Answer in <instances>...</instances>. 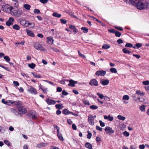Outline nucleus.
I'll list each match as a JSON object with an SVG mask.
<instances>
[{"label":"nucleus","instance_id":"f257e3e1","mask_svg":"<svg viewBox=\"0 0 149 149\" xmlns=\"http://www.w3.org/2000/svg\"><path fill=\"white\" fill-rule=\"evenodd\" d=\"M136 6L138 9L149 8V3L148 2L143 3L139 1L136 4Z\"/></svg>","mask_w":149,"mask_h":149},{"label":"nucleus","instance_id":"f03ea898","mask_svg":"<svg viewBox=\"0 0 149 149\" xmlns=\"http://www.w3.org/2000/svg\"><path fill=\"white\" fill-rule=\"evenodd\" d=\"M4 11L16 17L20 16L22 13L21 10H5Z\"/></svg>","mask_w":149,"mask_h":149},{"label":"nucleus","instance_id":"7ed1b4c3","mask_svg":"<svg viewBox=\"0 0 149 149\" xmlns=\"http://www.w3.org/2000/svg\"><path fill=\"white\" fill-rule=\"evenodd\" d=\"M27 112L26 110L24 108L21 107L15 113V114L16 115L19 114L21 115L24 114Z\"/></svg>","mask_w":149,"mask_h":149},{"label":"nucleus","instance_id":"20e7f679","mask_svg":"<svg viewBox=\"0 0 149 149\" xmlns=\"http://www.w3.org/2000/svg\"><path fill=\"white\" fill-rule=\"evenodd\" d=\"M104 130L106 133L109 135H111L114 132V130H113L112 128L109 126L106 127Z\"/></svg>","mask_w":149,"mask_h":149},{"label":"nucleus","instance_id":"39448f33","mask_svg":"<svg viewBox=\"0 0 149 149\" xmlns=\"http://www.w3.org/2000/svg\"><path fill=\"white\" fill-rule=\"evenodd\" d=\"M34 48L37 50H44V47L39 43L38 42L35 43L34 45Z\"/></svg>","mask_w":149,"mask_h":149},{"label":"nucleus","instance_id":"423d86ee","mask_svg":"<svg viewBox=\"0 0 149 149\" xmlns=\"http://www.w3.org/2000/svg\"><path fill=\"white\" fill-rule=\"evenodd\" d=\"M14 21V19L12 17H10L8 21L6 22V24L8 26L13 25Z\"/></svg>","mask_w":149,"mask_h":149},{"label":"nucleus","instance_id":"0eeeda50","mask_svg":"<svg viewBox=\"0 0 149 149\" xmlns=\"http://www.w3.org/2000/svg\"><path fill=\"white\" fill-rule=\"evenodd\" d=\"M1 102L4 104L8 105L13 104L14 101L11 100H7L6 101L4 99H3L1 100Z\"/></svg>","mask_w":149,"mask_h":149},{"label":"nucleus","instance_id":"6e6552de","mask_svg":"<svg viewBox=\"0 0 149 149\" xmlns=\"http://www.w3.org/2000/svg\"><path fill=\"white\" fill-rule=\"evenodd\" d=\"M106 74V71L104 70L97 71L95 73V75L97 76H104Z\"/></svg>","mask_w":149,"mask_h":149},{"label":"nucleus","instance_id":"1a4fd4ad","mask_svg":"<svg viewBox=\"0 0 149 149\" xmlns=\"http://www.w3.org/2000/svg\"><path fill=\"white\" fill-rule=\"evenodd\" d=\"M28 115L31 116L32 119H35L37 116L36 113L34 111H31L29 113Z\"/></svg>","mask_w":149,"mask_h":149},{"label":"nucleus","instance_id":"9d476101","mask_svg":"<svg viewBox=\"0 0 149 149\" xmlns=\"http://www.w3.org/2000/svg\"><path fill=\"white\" fill-rule=\"evenodd\" d=\"M94 118L93 116L92 115H89L88 118V121L89 123L91 125H94Z\"/></svg>","mask_w":149,"mask_h":149},{"label":"nucleus","instance_id":"9b49d317","mask_svg":"<svg viewBox=\"0 0 149 149\" xmlns=\"http://www.w3.org/2000/svg\"><path fill=\"white\" fill-rule=\"evenodd\" d=\"M54 41V40L53 38L51 36L47 37V42L49 45L53 44Z\"/></svg>","mask_w":149,"mask_h":149},{"label":"nucleus","instance_id":"f8f14e48","mask_svg":"<svg viewBox=\"0 0 149 149\" xmlns=\"http://www.w3.org/2000/svg\"><path fill=\"white\" fill-rule=\"evenodd\" d=\"M28 91L32 94H36L37 93L36 89L31 86H30V88H29Z\"/></svg>","mask_w":149,"mask_h":149},{"label":"nucleus","instance_id":"ddd939ff","mask_svg":"<svg viewBox=\"0 0 149 149\" xmlns=\"http://www.w3.org/2000/svg\"><path fill=\"white\" fill-rule=\"evenodd\" d=\"M104 119L105 120H107L109 121H112L113 119V117L111 116L110 114H109L108 116L104 115L103 116Z\"/></svg>","mask_w":149,"mask_h":149},{"label":"nucleus","instance_id":"4468645a","mask_svg":"<svg viewBox=\"0 0 149 149\" xmlns=\"http://www.w3.org/2000/svg\"><path fill=\"white\" fill-rule=\"evenodd\" d=\"M46 102L49 105L54 104L56 103L55 101L53 100L50 99L49 98H47L46 100Z\"/></svg>","mask_w":149,"mask_h":149},{"label":"nucleus","instance_id":"2eb2a0df","mask_svg":"<svg viewBox=\"0 0 149 149\" xmlns=\"http://www.w3.org/2000/svg\"><path fill=\"white\" fill-rule=\"evenodd\" d=\"M89 84L91 86H97L98 85V82L95 79L91 80L89 83Z\"/></svg>","mask_w":149,"mask_h":149},{"label":"nucleus","instance_id":"dca6fc26","mask_svg":"<svg viewBox=\"0 0 149 149\" xmlns=\"http://www.w3.org/2000/svg\"><path fill=\"white\" fill-rule=\"evenodd\" d=\"M22 104V102L19 101H14L13 104L16 105L17 107L18 108H20Z\"/></svg>","mask_w":149,"mask_h":149},{"label":"nucleus","instance_id":"f3484780","mask_svg":"<svg viewBox=\"0 0 149 149\" xmlns=\"http://www.w3.org/2000/svg\"><path fill=\"white\" fill-rule=\"evenodd\" d=\"M47 144L45 143H41L37 144L36 147H38L39 148H41L42 147L46 146Z\"/></svg>","mask_w":149,"mask_h":149},{"label":"nucleus","instance_id":"a211bd4d","mask_svg":"<svg viewBox=\"0 0 149 149\" xmlns=\"http://www.w3.org/2000/svg\"><path fill=\"white\" fill-rule=\"evenodd\" d=\"M137 1V0H126L125 1L127 3L134 5Z\"/></svg>","mask_w":149,"mask_h":149},{"label":"nucleus","instance_id":"6ab92c4d","mask_svg":"<svg viewBox=\"0 0 149 149\" xmlns=\"http://www.w3.org/2000/svg\"><path fill=\"white\" fill-rule=\"evenodd\" d=\"M100 82L103 85L105 86L109 84V81L108 80L106 79L103 80H100Z\"/></svg>","mask_w":149,"mask_h":149},{"label":"nucleus","instance_id":"aec40b11","mask_svg":"<svg viewBox=\"0 0 149 149\" xmlns=\"http://www.w3.org/2000/svg\"><path fill=\"white\" fill-rule=\"evenodd\" d=\"M26 31L27 34L28 36L32 37H34V34L32 31L29 30L28 29H26Z\"/></svg>","mask_w":149,"mask_h":149},{"label":"nucleus","instance_id":"412c9836","mask_svg":"<svg viewBox=\"0 0 149 149\" xmlns=\"http://www.w3.org/2000/svg\"><path fill=\"white\" fill-rule=\"evenodd\" d=\"M28 21H26L24 19H21L20 21V24L22 25H25L27 24Z\"/></svg>","mask_w":149,"mask_h":149},{"label":"nucleus","instance_id":"4be33fe9","mask_svg":"<svg viewBox=\"0 0 149 149\" xmlns=\"http://www.w3.org/2000/svg\"><path fill=\"white\" fill-rule=\"evenodd\" d=\"M69 83L68 84V86H69L74 87V81L72 79L69 81Z\"/></svg>","mask_w":149,"mask_h":149},{"label":"nucleus","instance_id":"5701e85b","mask_svg":"<svg viewBox=\"0 0 149 149\" xmlns=\"http://www.w3.org/2000/svg\"><path fill=\"white\" fill-rule=\"evenodd\" d=\"M31 74L33 76L36 78H42V76L40 74H37L36 73H34L33 72H32Z\"/></svg>","mask_w":149,"mask_h":149},{"label":"nucleus","instance_id":"b1692460","mask_svg":"<svg viewBox=\"0 0 149 149\" xmlns=\"http://www.w3.org/2000/svg\"><path fill=\"white\" fill-rule=\"evenodd\" d=\"M85 146L89 149H92V145L89 143H86L85 144Z\"/></svg>","mask_w":149,"mask_h":149},{"label":"nucleus","instance_id":"393cba45","mask_svg":"<svg viewBox=\"0 0 149 149\" xmlns=\"http://www.w3.org/2000/svg\"><path fill=\"white\" fill-rule=\"evenodd\" d=\"M52 15L54 17H57L58 18L60 17L61 16V14H58L57 13H54L52 14Z\"/></svg>","mask_w":149,"mask_h":149},{"label":"nucleus","instance_id":"a878e982","mask_svg":"<svg viewBox=\"0 0 149 149\" xmlns=\"http://www.w3.org/2000/svg\"><path fill=\"white\" fill-rule=\"evenodd\" d=\"M57 134V136L58 137V139L61 141H63V137L62 134L60 133H58Z\"/></svg>","mask_w":149,"mask_h":149},{"label":"nucleus","instance_id":"bb28decb","mask_svg":"<svg viewBox=\"0 0 149 149\" xmlns=\"http://www.w3.org/2000/svg\"><path fill=\"white\" fill-rule=\"evenodd\" d=\"M55 106L56 108L58 109H61L63 107L62 104H56Z\"/></svg>","mask_w":149,"mask_h":149},{"label":"nucleus","instance_id":"cd10ccee","mask_svg":"<svg viewBox=\"0 0 149 149\" xmlns=\"http://www.w3.org/2000/svg\"><path fill=\"white\" fill-rule=\"evenodd\" d=\"M136 94L143 96L144 95L145 93L143 92H141L139 90H137L136 91Z\"/></svg>","mask_w":149,"mask_h":149},{"label":"nucleus","instance_id":"c85d7f7f","mask_svg":"<svg viewBox=\"0 0 149 149\" xmlns=\"http://www.w3.org/2000/svg\"><path fill=\"white\" fill-rule=\"evenodd\" d=\"M62 113H63L66 115L72 113L71 112L69 111L66 109H64Z\"/></svg>","mask_w":149,"mask_h":149},{"label":"nucleus","instance_id":"c756f323","mask_svg":"<svg viewBox=\"0 0 149 149\" xmlns=\"http://www.w3.org/2000/svg\"><path fill=\"white\" fill-rule=\"evenodd\" d=\"M13 28L14 29L18 30L20 29V27L17 24H15L13 26Z\"/></svg>","mask_w":149,"mask_h":149},{"label":"nucleus","instance_id":"7c9ffc66","mask_svg":"<svg viewBox=\"0 0 149 149\" xmlns=\"http://www.w3.org/2000/svg\"><path fill=\"white\" fill-rule=\"evenodd\" d=\"M117 118L118 119L122 120H124L125 119V117L122 116L121 115H118V116Z\"/></svg>","mask_w":149,"mask_h":149},{"label":"nucleus","instance_id":"2f4dec72","mask_svg":"<svg viewBox=\"0 0 149 149\" xmlns=\"http://www.w3.org/2000/svg\"><path fill=\"white\" fill-rule=\"evenodd\" d=\"M110 47V46L109 45L106 44H104L102 46V48L104 49H107Z\"/></svg>","mask_w":149,"mask_h":149},{"label":"nucleus","instance_id":"473e14b6","mask_svg":"<svg viewBox=\"0 0 149 149\" xmlns=\"http://www.w3.org/2000/svg\"><path fill=\"white\" fill-rule=\"evenodd\" d=\"M83 102L84 103V104L86 105H90V103L89 102V101L85 99L83 100Z\"/></svg>","mask_w":149,"mask_h":149},{"label":"nucleus","instance_id":"72a5a7b5","mask_svg":"<svg viewBox=\"0 0 149 149\" xmlns=\"http://www.w3.org/2000/svg\"><path fill=\"white\" fill-rule=\"evenodd\" d=\"M29 67L31 69H34L36 66V65L35 64L32 63L31 64H29L28 65Z\"/></svg>","mask_w":149,"mask_h":149},{"label":"nucleus","instance_id":"f704fd0d","mask_svg":"<svg viewBox=\"0 0 149 149\" xmlns=\"http://www.w3.org/2000/svg\"><path fill=\"white\" fill-rule=\"evenodd\" d=\"M123 51L124 53L128 54H130L131 53V52L130 51L127 50L126 48H123Z\"/></svg>","mask_w":149,"mask_h":149},{"label":"nucleus","instance_id":"c9c22d12","mask_svg":"<svg viewBox=\"0 0 149 149\" xmlns=\"http://www.w3.org/2000/svg\"><path fill=\"white\" fill-rule=\"evenodd\" d=\"M110 71L112 73H116L117 72V70L115 68H111Z\"/></svg>","mask_w":149,"mask_h":149},{"label":"nucleus","instance_id":"e433bc0d","mask_svg":"<svg viewBox=\"0 0 149 149\" xmlns=\"http://www.w3.org/2000/svg\"><path fill=\"white\" fill-rule=\"evenodd\" d=\"M139 109L141 111H144L146 109L145 106L144 105H141Z\"/></svg>","mask_w":149,"mask_h":149},{"label":"nucleus","instance_id":"4c0bfd02","mask_svg":"<svg viewBox=\"0 0 149 149\" xmlns=\"http://www.w3.org/2000/svg\"><path fill=\"white\" fill-rule=\"evenodd\" d=\"M4 8H5L7 9H13L12 7L8 4L4 6Z\"/></svg>","mask_w":149,"mask_h":149},{"label":"nucleus","instance_id":"58836bf2","mask_svg":"<svg viewBox=\"0 0 149 149\" xmlns=\"http://www.w3.org/2000/svg\"><path fill=\"white\" fill-rule=\"evenodd\" d=\"M130 99L129 97L127 95H124L123 97V100H128Z\"/></svg>","mask_w":149,"mask_h":149},{"label":"nucleus","instance_id":"ea45409f","mask_svg":"<svg viewBox=\"0 0 149 149\" xmlns=\"http://www.w3.org/2000/svg\"><path fill=\"white\" fill-rule=\"evenodd\" d=\"M4 58L6 62H8L10 61V59L8 56H4Z\"/></svg>","mask_w":149,"mask_h":149},{"label":"nucleus","instance_id":"a19ab883","mask_svg":"<svg viewBox=\"0 0 149 149\" xmlns=\"http://www.w3.org/2000/svg\"><path fill=\"white\" fill-rule=\"evenodd\" d=\"M98 107L97 106L95 105H91L90 107V108L93 110L97 109Z\"/></svg>","mask_w":149,"mask_h":149},{"label":"nucleus","instance_id":"79ce46f5","mask_svg":"<svg viewBox=\"0 0 149 149\" xmlns=\"http://www.w3.org/2000/svg\"><path fill=\"white\" fill-rule=\"evenodd\" d=\"M81 30L84 33H86L88 31V29L85 27H82L81 28Z\"/></svg>","mask_w":149,"mask_h":149},{"label":"nucleus","instance_id":"37998d69","mask_svg":"<svg viewBox=\"0 0 149 149\" xmlns=\"http://www.w3.org/2000/svg\"><path fill=\"white\" fill-rule=\"evenodd\" d=\"M125 46L127 47H133V45L130 43H127L125 45Z\"/></svg>","mask_w":149,"mask_h":149},{"label":"nucleus","instance_id":"c03bdc74","mask_svg":"<svg viewBox=\"0 0 149 149\" xmlns=\"http://www.w3.org/2000/svg\"><path fill=\"white\" fill-rule=\"evenodd\" d=\"M49 48L50 49H52L54 51L56 52H58L59 51V50L56 48L53 47H50Z\"/></svg>","mask_w":149,"mask_h":149},{"label":"nucleus","instance_id":"a18cd8bd","mask_svg":"<svg viewBox=\"0 0 149 149\" xmlns=\"http://www.w3.org/2000/svg\"><path fill=\"white\" fill-rule=\"evenodd\" d=\"M115 33L116 36L118 37H120L121 35V33H120L116 31Z\"/></svg>","mask_w":149,"mask_h":149},{"label":"nucleus","instance_id":"49530a36","mask_svg":"<svg viewBox=\"0 0 149 149\" xmlns=\"http://www.w3.org/2000/svg\"><path fill=\"white\" fill-rule=\"evenodd\" d=\"M24 7L26 9H30L31 6L28 4H26L24 5Z\"/></svg>","mask_w":149,"mask_h":149},{"label":"nucleus","instance_id":"de8ad7c7","mask_svg":"<svg viewBox=\"0 0 149 149\" xmlns=\"http://www.w3.org/2000/svg\"><path fill=\"white\" fill-rule=\"evenodd\" d=\"M97 95L99 96V97L101 99H102L104 97V95L103 94L100 93H97Z\"/></svg>","mask_w":149,"mask_h":149},{"label":"nucleus","instance_id":"09e8293b","mask_svg":"<svg viewBox=\"0 0 149 149\" xmlns=\"http://www.w3.org/2000/svg\"><path fill=\"white\" fill-rule=\"evenodd\" d=\"M143 84L145 86H147L149 84V81L146 80L143 82Z\"/></svg>","mask_w":149,"mask_h":149},{"label":"nucleus","instance_id":"8fccbe9b","mask_svg":"<svg viewBox=\"0 0 149 149\" xmlns=\"http://www.w3.org/2000/svg\"><path fill=\"white\" fill-rule=\"evenodd\" d=\"M92 136V134L89 131H88V134L87 136V138L88 139H90L91 138Z\"/></svg>","mask_w":149,"mask_h":149},{"label":"nucleus","instance_id":"3c124183","mask_svg":"<svg viewBox=\"0 0 149 149\" xmlns=\"http://www.w3.org/2000/svg\"><path fill=\"white\" fill-rule=\"evenodd\" d=\"M123 134L126 137H128L129 136V133L126 131H125L123 133Z\"/></svg>","mask_w":149,"mask_h":149},{"label":"nucleus","instance_id":"603ef678","mask_svg":"<svg viewBox=\"0 0 149 149\" xmlns=\"http://www.w3.org/2000/svg\"><path fill=\"white\" fill-rule=\"evenodd\" d=\"M126 127V125L124 124H121L120 127V128L121 130H123Z\"/></svg>","mask_w":149,"mask_h":149},{"label":"nucleus","instance_id":"864d4df0","mask_svg":"<svg viewBox=\"0 0 149 149\" xmlns=\"http://www.w3.org/2000/svg\"><path fill=\"white\" fill-rule=\"evenodd\" d=\"M60 21L63 24H65L67 22V21L66 20L62 19H60Z\"/></svg>","mask_w":149,"mask_h":149},{"label":"nucleus","instance_id":"5fc2aeb1","mask_svg":"<svg viewBox=\"0 0 149 149\" xmlns=\"http://www.w3.org/2000/svg\"><path fill=\"white\" fill-rule=\"evenodd\" d=\"M99 122L100 123V125L102 127H104L105 126L104 123V122H102L101 120H99Z\"/></svg>","mask_w":149,"mask_h":149},{"label":"nucleus","instance_id":"6e6d98bb","mask_svg":"<svg viewBox=\"0 0 149 149\" xmlns=\"http://www.w3.org/2000/svg\"><path fill=\"white\" fill-rule=\"evenodd\" d=\"M0 67L3 68L5 70H6L8 71H9V69L7 67H5L3 65H1L0 64Z\"/></svg>","mask_w":149,"mask_h":149},{"label":"nucleus","instance_id":"4d7b16f0","mask_svg":"<svg viewBox=\"0 0 149 149\" xmlns=\"http://www.w3.org/2000/svg\"><path fill=\"white\" fill-rule=\"evenodd\" d=\"M33 12L36 14H39L40 13L39 10H34Z\"/></svg>","mask_w":149,"mask_h":149},{"label":"nucleus","instance_id":"13d9d810","mask_svg":"<svg viewBox=\"0 0 149 149\" xmlns=\"http://www.w3.org/2000/svg\"><path fill=\"white\" fill-rule=\"evenodd\" d=\"M13 84L15 86H19V84L17 81H13Z\"/></svg>","mask_w":149,"mask_h":149},{"label":"nucleus","instance_id":"bf43d9fd","mask_svg":"<svg viewBox=\"0 0 149 149\" xmlns=\"http://www.w3.org/2000/svg\"><path fill=\"white\" fill-rule=\"evenodd\" d=\"M47 88L44 87L42 90L45 93L47 94Z\"/></svg>","mask_w":149,"mask_h":149},{"label":"nucleus","instance_id":"052dcab7","mask_svg":"<svg viewBox=\"0 0 149 149\" xmlns=\"http://www.w3.org/2000/svg\"><path fill=\"white\" fill-rule=\"evenodd\" d=\"M67 122L69 125H71L72 123V122L70 119L67 120Z\"/></svg>","mask_w":149,"mask_h":149},{"label":"nucleus","instance_id":"680f3d73","mask_svg":"<svg viewBox=\"0 0 149 149\" xmlns=\"http://www.w3.org/2000/svg\"><path fill=\"white\" fill-rule=\"evenodd\" d=\"M96 128L97 130L100 131H102V128L98 126H96Z\"/></svg>","mask_w":149,"mask_h":149},{"label":"nucleus","instance_id":"e2e57ef3","mask_svg":"<svg viewBox=\"0 0 149 149\" xmlns=\"http://www.w3.org/2000/svg\"><path fill=\"white\" fill-rule=\"evenodd\" d=\"M134 101H136L137 100V98L136 97V94L133 95H132Z\"/></svg>","mask_w":149,"mask_h":149},{"label":"nucleus","instance_id":"0e129e2a","mask_svg":"<svg viewBox=\"0 0 149 149\" xmlns=\"http://www.w3.org/2000/svg\"><path fill=\"white\" fill-rule=\"evenodd\" d=\"M78 52L80 56L84 58H86V56L82 54L79 51H78Z\"/></svg>","mask_w":149,"mask_h":149},{"label":"nucleus","instance_id":"69168bd1","mask_svg":"<svg viewBox=\"0 0 149 149\" xmlns=\"http://www.w3.org/2000/svg\"><path fill=\"white\" fill-rule=\"evenodd\" d=\"M4 142L5 144L8 146L10 145V142L8 141L5 140L4 141Z\"/></svg>","mask_w":149,"mask_h":149},{"label":"nucleus","instance_id":"338daca9","mask_svg":"<svg viewBox=\"0 0 149 149\" xmlns=\"http://www.w3.org/2000/svg\"><path fill=\"white\" fill-rule=\"evenodd\" d=\"M142 45L141 44L139 43H137L136 44V47H137V48H139V47H141Z\"/></svg>","mask_w":149,"mask_h":149},{"label":"nucleus","instance_id":"774afa93","mask_svg":"<svg viewBox=\"0 0 149 149\" xmlns=\"http://www.w3.org/2000/svg\"><path fill=\"white\" fill-rule=\"evenodd\" d=\"M145 147V146L143 144L140 145L139 146V148L140 149H144Z\"/></svg>","mask_w":149,"mask_h":149}]
</instances>
